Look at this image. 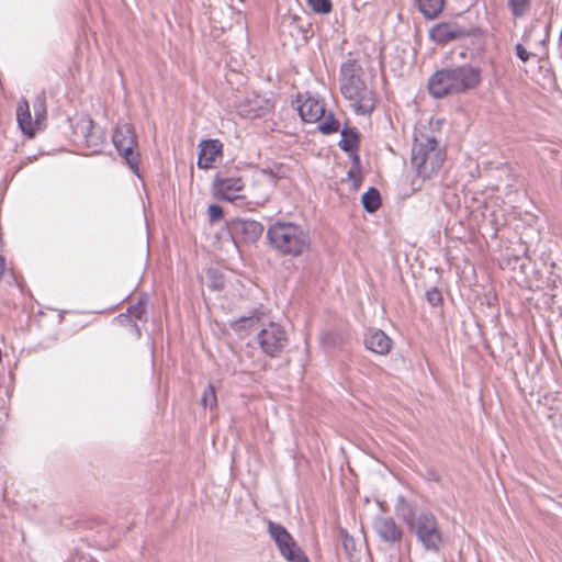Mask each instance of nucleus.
Listing matches in <instances>:
<instances>
[{
  "mask_svg": "<svg viewBox=\"0 0 562 562\" xmlns=\"http://www.w3.org/2000/svg\"><path fill=\"white\" fill-rule=\"evenodd\" d=\"M395 513L405 522L408 531L415 536L424 551L438 553L443 548L446 543L445 532L431 510H415L404 496H398Z\"/></svg>",
  "mask_w": 562,
  "mask_h": 562,
  "instance_id": "1",
  "label": "nucleus"
},
{
  "mask_svg": "<svg viewBox=\"0 0 562 562\" xmlns=\"http://www.w3.org/2000/svg\"><path fill=\"white\" fill-rule=\"evenodd\" d=\"M362 68L348 59L340 67V92L350 102L357 114H371L376 105L373 90L362 78Z\"/></svg>",
  "mask_w": 562,
  "mask_h": 562,
  "instance_id": "2",
  "label": "nucleus"
},
{
  "mask_svg": "<svg viewBox=\"0 0 562 562\" xmlns=\"http://www.w3.org/2000/svg\"><path fill=\"white\" fill-rule=\"evenodd\" d=\"M480 82V69L462 65L437 70L428 80V90L432 97L440 99L448 94L464 93L475 89Z\"/></svg>",
  "mask_w": 562,
  "mask_h": 562,
  "instance_id": "3",
  "label": "nucleus"
},
{
  "mask_svg": "<svg viewBox=\"0 0 562 562\" xmlns=\"http://www.w3.org/2000/svg\"><path fill=\"white\" fill-rule=\"evenodd\" d=\"M270 246L282 256L300 257L311 250L310 231L292 222H276L268 227Z\"/></svg>",
  "mask_w": 562,
  "mask_h": 562,
  "instance_id": "4",
  "label": "nucleus"
},
{
  "mask_svg": "<svg viewBox=\"0 0 562 562\" xmlns=\"http://www.w3.org/2000/svg\"><path fill=\"white\" fill-rule=\"evenodd\" d=\"M446 154L438 146L436 137L429 130L423 128L415 132L412 147V166L422 179H429L441 168Z\"/></svg>",
  "mask_w": 562,
  "mask_h": 562,
  "instance_id": "5",
  "label": "nucleus"
},
{
  "mask_svg": "<svg viewBox=\"0 0 562 562\" xmlns=\"http://www.w3.org/2000/svg\"><path fill=\"white\" fill-rule=\"evenodd\" d=\"M112 142L133 172L137 175L139 159L138 154L135 151L137 137L133 126L130 123L117 124L112 135Z\"/></svg>",
  "mask_w": 562,
  "mask_h": 562,
  "instance_id": "6",
  "label": "nucleus"
},
{
  "mask_svg": "<svg viewBox=\"0 0 562 562\" xmlns=\"http://www.w3.org/2000/svg\"><path fill=\"white\" fill-rule=\"evenodd\" d=\"M268 533L274 540L280 554L289 562H308L290 532L280 524L268 521Z\"/></svg>",
  "mask_w": 562,
  "mask_h": 562,
  "instance_id": "7",
  "label": "nucleus"
},
{
  "mask_svg": "<svg viewBox=\"0 0 562 562\" xmlns=\"http://www.w3.org/2000/svg\"><path fill=\"white\" fill-rule=\"evenodd\" d=\"M257 340L263 353L276 358L286 347L288 335L281 325L271 322L258 333Z\"/></svg>",
  "mask_w": 562,
  "mask_h": 562,
  "instance_id": "8",
  "label": "nucleus"
},
{
  "mask_svg": "<svg viewBox=\"0 0 562 562\" xmlns=\"http://www.w3.org/2000/svg\"><path fill=\"white\" fill-rule=\"evenodd\" d=\"M228 232L235 244H254L262 235L263 226L255 220L233 218L227 223Z\"/></svg>",
  "mask_w": 562,
  "mask_h": 562,
  "instance_id": "9",
  "label": "nucleus"
},
{
  "mask_svg": "<svg viewBox=\"0 0 562 562\" xmlns=\"http://www.w3.org/2000/svg\"><path fill=\"white\" fill-rule=\"evenodd\" d=\"M236 109L241 117L252 120L270 113L273 110V103L265 97L251 93L240 100Z\"/></svg>",
  "mask_w": 562,
  "mask_h": 562,
  "instance_id": "10",
  "label": "nucleus"
},
{
  "mask_svg": "<svg viewBox=\"0 0 562 562\" xmlns=\"http://www.w3.org/2000/svg\"><path fill=\"white\" fill-rule=\"evenodd\" d=\"M244 188L245 182L240 177H216L213 181L214 194L217 198L229 202L241 199Z\"/></svg>",
  "mask_w": 562,
  "mask_h": 562,
  "instance_id": "11",
  "label": "nucleus"
},
{
  "mask_svg": "<svg viewBox=\"0 0 562 562\" xmlns=\"http://www.w3.org/2000/svg\"><path fill=\"white\" fill-rule=\"evenodd\" d=\"M372 527L376 536L386 543H400L403 530L392 517L378 516L373 519Z\"/></svg>",
  "mask_w": 562,
  "mask_h": 562,
  "instance_id": "12",
  "label": "nucleus"
},
{
  "mask_svg": "<svg viewBox=\"0 0 562 562\" xmlns=\"http://www.w3.org/2000/svg\"><path fill=\"white\" fill-rule=\"evenodd\" d=\"M465 35L467 32L463 27L450 22L438 23L429 31L430 38L441 45L461 38Z\"/></svg>",
  "mask_w": 562,
  "mask_h": 562,
  "instance_id": "13",
  "label": "nucleus"
},
{
  "mask_svg": "<svg viewBox=\"0 0 562 562\" xmlns=\"http://www.w3.org/2000/svg\"><path fill=\"white\" fill-rule=\"evenodd\" d=\"M223 144L218 139H207L200 143L198 167L200 169L213 168L218 158L222 157Z\"/></svg>",
  "mask_w": 562,
  "mask_h": 562,
  "instance_id": "14",
  "label": "nucleus"
},
{
  "mask_svg": "<svg viewBox=\"0 0 562 562\" xmlns=\"http://www.w3.org/2000/svg\"><path fill=\"white\" fill-rule=\"evenodd\" d=\"M299 114L306 123H316L325 116L324 103L313 95H307L299 105Z\"/></svg>",
  "mask_w": 562,
  "mask_h": 562,
  "instance_id": "15",
  "label": "nucleus"
},
{
  "mask_svg": "<svg viewBox=\"0 0 562 562\" xmlns=\"http://www.w3.org/2000/svg\"><path fill=\"white\" fill-rule=\"evenodd\" d=\"M364 346L378 355H387L392 340L383 330L371 328L364 335Z\"/></svg>",
  "mask_w": 562,
  "mask_h": 562,
  "instance_id": "16",
  "label": "nucleus"
},
{
  "mask_svg": "<svg viewBox=\"0 0 562 562\" xmlns=\"http://www.w3.org/2000/svg\"><path fill=\"white\" fill-rule=\"evenodd\" d=\"M16 120L23 134L33 137L35 134V123L32 119L29 102L23 99L16 106Z\"/></svg>",
  "mask_w": 562,
  "mask_h": 562,
  "instance_id": "17",
  "label": "nucleus"
},
{
  "mask_svg": "<svg viewBox=\"0 0 562 562\" xmlns=\"http://www.w3.org/2000/svg\"><path fill=\"white\" fill-rule=\"evenodd\" d=\"M420 13L428 20L436 19L442 11L445 0H417Z\"/></svg>",
  "mask_w": 562,
  "mask_h": 562,
  "instance_id": "18",
  "label": "nucleus"
},
{
  "mask_svg": "<svg viewBox=\"0 0 562 562\" xmlns=\"http://www.w3.org/2000/svg\"><path fill=\"white\" fill-rule=\"evenodd\" d=\"M81 130L88 146L98 147L103 143L102 134L95 130V126L91 120L82 122Z\"/></svg>",
  "mask_w": 562,
  "mask_h": 562,
  "instance_id": "19",
  "label": "nucleus"
},
{
  "mask_svg": "<svg viewBox=\"0 0 562 562\" xmlns=\"http://www.w3.org/2000/svg\"><path fill=\"white\" fill-rule=\"evenodd\" d=\"M34 111V123L38 130L42 128V124L46 117V98L44 92L36 94L32 102Z\"/></svg>",
  "mask_w": 562,
  "mask_h": 562,
  "instance_id": "20",
  "label": "nucleus"
},
{
  "mask_svg": "<svg viewBox=\"0 0 562 562\" xmlns=\"http://www.w3.org/2000/svg\"><path fill=\"white\" fill-rule=\"evenodd\" d=\"M362 205L363 209L369 212L373 213L375 212L380 205H381V196L380 192L375 188H370L363 195H362Z\"/></svg>",
  "mask_w": 562,
  "mask_h": 562,
  "instance_id": "21",
  "label": "nucleus"
},
{
  "mask_svg": "<svg viewBox=\"0 0 562 562\" xmlns=\"http://www.w3.org/2000/svg\"><path fill=\"white\" fill-rule=\"evenodd\" d=\"M531 1L532 0H508L507 8L514 18L520 19L530 11Z\"/></svg>",
  "mask_w": 562,
  "mask_h": 562,
  "instance_id": "22",
  "label": "nucleus"
},
{
  "mask_svg": "<svg viewBox=\"0 0 562 562\" xmlns=\"http://www.w3.org/2000/svg\"><path fill=\"white\" fill-rule=\"evenodd\" d=\"M358 146V134L355 130L344 128L339 147L345 151H351Z\"/></svg>",
  "mask_w": 562,
  "mask_h": 562,
  "instance_id": "23",
  "label": "nucleus"
},
{
  "mask_svg": "<svg viewBox=\"0 0 562 562\" xmlns=\"http://www.w3.org/2000/svg\"><path fill=\"white\" fill-rule=\"evenodd\" d=\"M325 120L319 124L318 128L323 134H331L339 130V122L334 117L333 113L324 116Z\"/></svg>",
  "mask_w": 562,
  "mask_h": 562,
  "instance_id": "24",
  "label": "nucleus"
},
{
  "mask_svg": "<svg viewBox=\"0 0 562 562\" xmlns=\"http://www.w3.org/2000/svg\"><path fill=\"white\" fill-rule=\"evenodd\" d=\"M307 3L315 13L327 14L333 9L330 0H307Z\"/></svg>",
  "mask_w": 562,
  "mask_h": 562,
  "instance_id": "25",
  "label": "nucleus"
},
{
  "mask_svg": "<svg viewBox=\"0 0 562 562\" xmlns=\"http://www.w3.org/2000/svg\"><path fill=\"white\" fill-rule=\"evenodd\" d=\"M201 404L204 406V407H210L211 409L216 407L217 405V398H216V393H215V389L213 385H209L204 392H203V395H202V398H201Z\"/></svg>",
  "mask_w": 562,
  "mask_h": 562,
  "instance_id": "26",
  "label": "nucleus"
},
{
  "mask_svg": "<svg viewBox=\"0 0 562 562\" xmlns=\"http://www.w3.org/2000/svg\"><path fill=\"white\" fill-rule=\"evenodd\" d=\"M348 179L352 182L353 187L358 189L361 183V171L359 167L358 157L355 158L353 165L348 171Z\"/></svg>",
  "mask_w": 562,
  "mask_h": 562,
  "instance_id": "27",
  "label": "nucleus"
},
{
  "mask_svg": "<svg viewBox=\"0 0 562 562\" xmlns=\"http://www.w3.org/2000/svg\"><path fill=\"white\" fill-rule=\"evenodd\" d=\"M427 302L431 306H438L442 302L441 292L437 288H431L426 292Z\"/></svg>",
  "mask_w": 562,
  "mask_h": 562,
  "instance_id": "28",
  "label": "nucleus"
},
{
  "mask_svg": "<svg viewBox=\"0 0 562 562\" xmlns=\"http://www.w3.org/2000/svg\"><path fill=\"white\" fill-rule=\"evenodd\" d=\"M211 222H218L223 217V209L220 205L211 204L207 209Z\"/></svg>",
  "mask_w": 562,
  "mask_h": 562,
  "instance_id": "29",
  "label": "nucleus"
},
{
  "mask_svg": "<svg viewBox=\"0 0 562 562\" xmlns=\"http://www.w3.org/2000/svg\"><path fill=\"white\" fill-rule=\"evenodd\" d=\"M128 313L132 317H134L136 319H142L146 313V310H145L144 304L142 302H138L137 304H135L128 308Z\"/></svg>",
  "mask_w": 562,
  "mask_h": 562,
  "instance_id": "30",
  "label": "nucleus"
},
{
  "mask_svg": "<svg viewBox=\"0 0 562 562\" xmlns=\"http://www.w3.org/2000/svg\"><path fill=\"white\" fill-rule=\"evenodd\" d=\"M515 52L517 57L522 61L527 63L531 56H533L532 53L528 52L526 47L522 44H516L515 45Z\"/></svg>",
  "mask_w": 562,
  "mask_h": 562,
  "instance_id": "31",
  "label": "nucleus"
},
{
  "mask_svg": "<svg viewBox=\"0 0 562 562\" xmlns=\"http://www.w3.org/2000/svg\"><path fill=\"white\" fill-rule=\"evenodd\" d=\"M254 321H255V317H254V316H249V317H245V316H243V317H240V318L236 319V321L232 324V326H233V328H235V329H239V328H244V327H246V326H247V324H250V325H251V324L254 323Z\"/></svg>",
  "mask_w": 562,
  "mask_h": 562,
  "instance_id": "32",
  "label": "nucleus"
},
{
  "mask_svg": "<svg viewBox=\"0 0 562 562\" xmlns=\"http://www.w3.org/2000/svg\"><path fill=\"white\" fill-rule=\"evenodd\" d=\"M131 330L135 334L136 337H140V330L136 323L131 324Z\"/></svg>",
  "mask_w": 562,
  "mask_h": 562,
  "instance_id": "33",
  "label": "nucleus"
},
{
  "mask_svg": "<svg viewBox=\"0 0 562 562\" xmlns=\"http://www.w3.org/2000/svg\"><path fill=\"white\" fill-rule=\"evenodd\" d=\"M352 544L353 546V540L351 538H348L347 536L345 537V540H344V546L346 549L349 548V546Z\"/></svg>",
  "mask_w": 562,
  "mask_h": 562,
  "instance_id": "34",
  "label": "nucleus"
},
{
  "mask_svg": "<svg viewBox=\"0 0 562 562\" xmlns=\"http://www.w3.org/2000/svg\"><path fill=\"white\" fill-rule=\"evenodd\" d=\"M119 322L120 323H125V322H130V317L127 315H124V314H121L119 317H117Z\"/></svg>",
  "mask_w": 562,
  "mask_h": 562,
  "instance_id": "35",
  "label": "nucleus"
},
{
  "mask_svg": "<svg viewBox=\"0 0 562 562\" xmlns=\"http://www.w3.org/2000/svg\"><path fill=\"white\" fill-rule=\"evenodd\" d=\"M428 474L430 475V477H434L435 480H438V477L436 476L434 471H429Z\"/></svg>",
  "mask_w": 562,
  "mask_h": 562,
  "instance_id": "36",
  "label": "nucleus"
},
{
  "mask_svg": "<svg viewBox=\"0 0 562 562\" xmlns=\"http://www.w3.org/2000/svg\"><path fill=\"white\" fill-rule=\"evenodd\" d=\"M88 562H97V561H95V560H93V559H90Z\"/></svg>",
  "mask_w": 562,
  "mask_h": 562,
  "instance_id": "37",
  "label": "nucleus"
}]
</instances>
